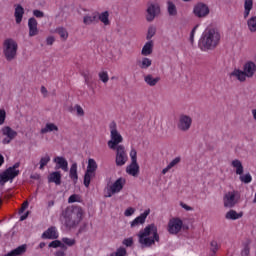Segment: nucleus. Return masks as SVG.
Returning <instances> with one entry per match:
<instances>
[{
  "label": "nucleus",
  "mask_w": 256,
  "mask_h": 256,
  "mask_svg": "<svg viewBox=\"0 0 256 256\" xmlns=\"http://www.w3.org/2000/svg\"><path fill=\"white\" fill-rule=\"evenodd\" d=\"M221 41V32L217 28H206L203 32L198 47L201 51H213Z\"/></svg>",
  "instance_id": "f257e3e1"
},
{
  "label": "nucleus",
  "mask_w": 256,
  "mask_h": 256,
  "mask_svg": "<svg viewBox=\"0 0 256 256\" xmlns=\"http://www.w3.org/2000/svg\"><path fill=\"white\" fill-rule=\"evenodd\" d=\"M252 9L253 0H244V19H247V17H249Z\"/></svg>",
  "instance_id": "c85d7f7f"
},
{
  "label": "nucleus",
  "mask_w": 256,
  "mask_h": 256,
  "mask_svg": "<svg viewBox=\"0 0 256 256\" xmlns=\"http://www.w3.org/2000/svg\"><path fill=\"white\" fill-rule=\"evenodd\" d=\"M178 163H181V157H176L168 164V169H173L175 165H178Z\"/></svg>",
  "instance_id": "a18cd8bd"
},
{
  "label": "nucleus",
  "mask_w": 256,
  "mask_h": 256,
  "mask_svg": "<svg viewBox=\"0 0 256 256\" xmlns=\"http://www.w3.org/2000/svg\"><path fill=\"white\" fill-rule=\"evenodd\" d=\"M41 237L43 239H59L57 228L55 226H51L50 228L43 232Z\"/></svg>",
  "instance_id": "6ab92c4d"
},
{
  "label": "nucleus",
  "mask_w": 256,
  "mask_h": 256,
  "mask_svg": "<svg viewBox=\"0 0 256 256\" xmlns=\"http://www.w3.org/2000/svg\"><path fill=\"white\" fill-rule=\"evenodd\" d=\"M193 124V119L185 114H182L179 118V122H178V129L180 131H189V129H191V125Z\"/></svg>",
  "instance_id": "9b49d317"
},
{
  "label": "nucleus",
  "mask_w": 256,
  "mask_h": 256,
  "mask_svg": "<svg viewBox=\"0 0 256 256\" xmlns=\"http://www.w3.org/2000/svg\"><path fill=\"white\" fill-rule=\"evenodd\" d=\"M239 179H240L241 183H245V184H249V183H251V181H253V177L251 176L250 173L241 174L239 176Z\"/></svg>",
  "instance_id": "58836bf2"
},
{
  "label": "nucleus",
  "mask_w": 256,
  "mask_h": 256,
  "mask_svg": "<svg viewBox=\"0 0 256 256\" xmlns=\"http://www.w3.org/2000/svg\"><path fill=\"white\" fill-rule=\"evenodd\" d=\"M247 26L250 33H256V16H252L248 19Z\"/></svg>",
  "instance_id": "473e14b6"
},
{
  "label": "nucleus",
  "mask_w": 256,
  "mask_h": 256,
  "mask_svg": "<svg viewBox=\"0 0 256 256\" xmlns=\"http://www.w3.org/2000/svg\"><path fill=\"white\" fill-rule=\"evenodd\" d=\"M155 241L156 243L160 241L159 232L155 224H149L138 233V242L142 248L152 247V245H155Z\"/></svg>",
  "instance_id": "f03ea898"
},
{
  "label": "nucleus",
  "mask_w": 256,
  "mask_h": 256,
  "mask_svg": "<svg viewBox=\"0 0 256 256\" xmlns=\"http://www.w3.org/2000/svg\"><path fill=\"white\" fill-rule=\"evenodd\" d=\"M69 177L72 179L74 185L79 181V175L77 174V163H73L70 167Z\"/></svg>",
  "instance_id": "a878e982"
},
{
  "label": "nucleus",
  "mask_w": 256,
  "mask_h": 256,
  "mask_svg": "<svg viewBox=\"0 0 256 256\" xmlns=\"http://www.w3.org/2000/svg\"><path fill=\"white\" fill-rule=\"evenodd\" d=\"M7 117V113L4 109H0V125H3L5 123V118Z\"/></svg>",
  "instance_id": "8fccbe9b"
},
{
  "label": "nucleus",
  "mask_w": 256,
  "mask_h": 256,
  "mask_svg": "<svg viewBox=\"0 0 256 256\" xmlns=\"http://www.w3.org/2000/svg\"><path fill=\"white\" fill-rule=\"evenodd\" d=\"M75 109L77 112L78 117H83L85 115V111L83 110V108L81 107V105L76 104L75 105Z\"/></svg>",
  "instance_id": "de8ad7c7"
},
{
  "label": "nucleus",
  "mask_w": 256,
  "mask_h": 256,
  "mask_svg": "<svg viewBox=\"0 0 256 256\" xmlns=\"http://www.w3.org/2000/svg\"><path fill=\"white\" fill-rule=\"evenodd\" d=\"M131 163L126 167V173L132 175V177H137L139 175V164L137 163V150L132 148L130 151Z\"/></svg>",
  "instance_id": "0eeeda50"
},
{
  "label": "nucleus",
  "mask_w": 256,
  "mask_h": 256,
  "mask_svg": "<svg viewBox=\"0 0 256 256\" xmlns=\"http://www.w3.org/2000/svg\"><path fill=\"white\" fill-rule=\"evenodd\" d=\"M126 247H132L133 246V238H126L122 242Z\"/></svg>",
  "instance_id": "603ef678"
},
{
  "label": "nucleus",
  "mask_w": 256,
  "mask_h": 256,
  "mask_svg": "<svg viewBox=\"0 0 256 256\" xmlns=\"http://www.w3.org/2000/svg\"><path fill=\"white\" fill-rule=\"evenodd\" d=\"M149 213H151L150 209L145 210L140 216L136 217L132 222H131V227H137V225H143L145 223V220L147 217H149Z\"/></svg>",
  "instance_id": "a211bd4d"
},
{
  "label": "nucleus",
  "mask_w": 256,
  "mask_h": 256,
  "mask_svg": "<svg viewBox=\"0 0 256 256\" xmlns=\"http://www.w3.org/2000/svg\"><path fill=\"white\" fill-rule=\"evenodd\" d=\"M62 218L66 229H77L78 225L83 220V209L81 207H67L62 212Z\"/></svg>",
  "instance_id": "7ed1b4c3"
},
{
  "label": "nucleus",
  "mask_w": 256,
  "mask_h": 256,
  "mask_svg": "<svg viewBox=\"0 0 256 256\" xmlns=\"http://www.w3.org/2000/svg\"><path fill=\"white\" fill-rule=\"evenodd\" d=\"M242 245H243V249H242V251H241V256H249L250 253H251V247H250V245H251V240L246 239V241L243 242Z\"/></svg>",
  "instance_id": "7c9ffc66"
},
{
  "label": "nucleus",
  "mask_w": 256,
  "mask_h": 256,
  "mask_svg": "<svg viewBox=\"0 0 256 256\" xmlns=\"http://www.w3.org/2000/svg\"><path fill=\"white\" fill-rule=\"evenodd\" d=\"M180 206L182 209H185V211H193V207H191L183 202L180 203Z\"/></svg>",
  "instance_id": "13d9d810"
},
{
  "label": "nucleus",
  "mask_w": 256,
  "mask_h": 256,
  "mask_svg": "<svg viewBox=\"0 0 256 256\" xmlns=\"http://www.w3.org/2000/svg\"><path fill=\"white\" fill-rule=\"evenodd\" d=\"M2 135L5 136V138L2 140L3 145H9V143H11V141L17 137V131L13 130L9 126H6L2 128Z\"/></svg>",
  "instance_id": "f8f14e48"
},
{
  "label": "nucleus",
  "mask_w": 256,
  "mask_h": 256,
  "mask_svg": "<svg viewBox=\"0 0 256 256\" xmlns=\"http://www.w3.org/2000/svg\"><path fill=\"white\" fill-rule=\"evenodd\" d=\"M114 151H116V156H115L116 167H123V165H125V163L129 161V157L127 156V150H125V146L123 145L116 146Z\"/></svg>",
  "instance_id": "6e6552de"
},
{
  "label": "nucleus",
  "mask_w": 256,
  "mask_h": 256,
  "mask_svg": "<svg viewBox=\"0 0 256 256\" xmlns=\"http://www.w3.org/2000/svg\"><path fill=\"white\" fill-rule=\"evenodd\" d=\"M230 77H236L240 83H245L247 81V76L243 70L234 69L233 72L230 73Z\"/></svg>",
  "instance_id": "5701e85b"
},
{
  "label": "nucleus",
  "mask_w": 256,
  "mask_h": 256,
  "mask_svg": "<svg viewBox=\"0 0 256 256\" xmlns=\"http://www.w3.org/2000/svg\"><path fill=\"white\" fill-rule=\"evenodd\" d=\"M152 53H153V40H150L146 42L145 45L143 46L141 54L144 55V57H147Z\"/></svg>",
  "instance_id": "bb28decb"
},
{
  "label": "nucleus",
  "mask_w": 256,
  "mask_h": 256,
  "mask_svg": "<svg viewBox=\"0 0 256 256\" xmlns=\"http://www.w3.org/2000/svg\"><path fill=\"white\" fill-rule=\"evenodd\" d=\"M19 167H21V163L16 162L13 166H10V169H13L14 171H17V169H19Z\"/></svg>",
  "instance_id": "e2e57ef3"
},
{
  "label": "nucleus",
  "mask_w": 256,
  "mask_h": 256,
  "mask_svg": "<svg viewBox=\"0 0 256 256\" xmlns=\"http://www.w3.org/2000/svg\"><path fill=\"white\" fill-rule=\"evenodd\" d=\"M29 27V37H35V35H39V29H37V20L32 17L28 20Z\"/></svg>",
  "instance_id": "aec40b11"
},
{
  "label": "nucleus",
  "mask_w": 256,
  "mask_h": 256,
  "mask_svg": "<svg viewBox=\"0 0 256 256\" xmlns=\"http://www.w3.org/2000/svg\"><path fill=\"white\" fill-rule=\"evenodd\" d=\"M153 61L149 58H142V61L138 63L140 69H149V66L152 65Z\"/></svg>",
  "instance_id": "c9c22d12"
},
{
  "label": "nucleus",
  "mask_w": 256,
  "mask_h": 256,
  "mask_svg": "<svg viewBox=\"0 0 256 256\" xmlns=\"http://www.w3.org/2000/svg\"><path fill=\"white\" fill-rule=\"evenodd\" d=\"M86 171H97V162L93 158H90L88 160V166Z\"/></svg>",
  "instance_id": "ea45409f"
},
{
  "label": "nucleus",
  "mask_w": 256,
  "mask_h": 256,
  "mask_svg": "<svg viewBox=\"0 0 256 256\" xmlns=\"http://www.w3.org/2000/svg\"><path fill=\"white\" fill-rule=\"evenodd\" d=\"M194 15L196 17H207L209 15V7L206 4L198 3L193 10Z\"/></svg>",
  "instance_id": "4468645a"
},
{
  "label": "nucleus",
  "mask_w": 256,
  "mask_h": 256,
  "mask_svg": "<svg viewBox=\"0 0 256 256\" xmlns=\"http://www.w3.org/2000/svg\"><path fill=\"white\" fill-rule=\"evenodd\" d=\"M77 194L71 195L68 199V203H77Z\"/></svg>",
  "instance_id": "bf43d9fd"
},
{
  "label": "nucleus",
  "mask_w": 256,
  "mask_h": 256,
  "mask_svg": "<svg viewBox=\"0 0 256 256\" xmlns=\"http://www.w3.org/2000/svg\"><path fill=\"white\" fill-rule=\"evenodd\" d=\"M41 94L42 95H47V88H45V86L41 87Z\"/></svg>",
  "instance_id": "338daca9"
},
{
  "label": "nucleus",
  "mask_w": 256,
  "mask_h": 256,
  "mask_svg": "<svg viewBox=\"0 0 256 256\" xmlns=\"http://www.w3.org/2000/svg\"><path fill=\"white\" fill-rule=\"evenodd\" d=\"M60 245H61V240H54L49 243L48 247L57 249V247H60Z\"/></svg>",
  "instance_id": "09e8293b"
},
{
  "label": "nucleus",
  "mask_w": 256,
  "mask_h": 256,
  "mask_svg": "<svg viewBox=\"0 0 256 256\" xmlns=\"http://www.w3.org/2000/svg\"><path fill=\"white\" fill-rule=\"evenodd\" d=\"M183 227V220L179 218H175L173 220H170L168 224V231L171 235H177L179 231H181Z\"/></svg>",
  "instance_id": "ddd939ff"
},
{
  "label": "nucleus",
  "mask_w": 256,
  "mask_h": 256,
  "mask_svg": "<svg viewBox=\"0 0 256 256\" xmlns=\"http://www.w3.org/2000/svg\"><path fill=\"white\" fill-rule=\"evenodd\" d=\"M49 161H51V157L49 156V154H46L45 156H43L41 159H40V167L39 169L40 170H43L45 169V167H47Z\"/></svg>",
  "instance_id": "e433bc0d"
},
{
  "label": "nucleus",
  "mask_w": 256,
  "mask_h": 256,
  "mask_svg": "<svg viewBox=\"0 0 256 256\" xmlns=\"http://www.w3.org/2000/svg\"><path fill=\"white\" fill-rule=\"evenodd\" d=\"M239 199H241V196L238 191L233 190L226 193L223 197L224 207L233 209V207L239 203Z\"/></svg>",
  "instance_id": "423d86ee"
},
{
  "label": "nucleus",
  "mask_w": 256,
  "mask_h": 256,
  "mask_svg": "<svg viewBox=\"0 0 256 256\" xmlns=\"http://www.w3.org/2000/svg\"><path fill=\"white\" fill-rule=\"evenodd\" d=\"M29 217V211H27L25 214H23L21 217H20V221H25V219H27Z\"/></svg>",
  "instance_id": "0e129e2a"
},
{
  "label": "nucleus",
  "mask_w": 256,
  "mask_h": 256,
  "mask_svg": "<svg viewBox=\"0 0 256 256\" xmlns=\"http://www.w3.org/2000/svg\"><path fill=\"white\" fill-rule=\"evenodd\" d=\"M56 33H58L62 41H67V39L69 38V32H67V29L63 27L57 28Z\"/></svg>",
  "instance_id": "72a5a7b5"
},
{
  "label": "nucleus",
  "mask_w": 256,
  "mask_h": 256,
  "mask_svg": "<svg viewBox=\"0 0 256 256\" xmlns=\"http://www.w3.org/2000/svg\"><path fill=\"white\" fill-rule=\"evenodd\" d=\"M93 21H97V16H84L83 23L85 25H91Z\"/></svg>",
  "instance_id": "37998d69"
},
{
  "label": "nucleus",
  "mask_w": 256,
  "mask_h": 256,
  "mask_svg": "<svg viewBox=\"0 0 256 256\" xmlns=\"http://www.w3.org/2000/svg\"><path fill=\"white\" fill-rule=\"evenodd\" d=\"M133 213H135V208L130 207L125 210L124 215H125V217H131V215H133Z\"/></svg>",
  "instance_id": "6e6d98bb"
},
{
  "label": "nucleus",
  "mask_w": 256,
  "mask_h": 256,
  "mask_svg": "<svg viewBox=\"0 0 256 256\" xmlns=\"http://www.w3.org/2000/svg\"><path fill=\"white\" fill-rule=\"evenodd\" d=\"M253 119L256 121V109L252 110Z\"/></svg>",
  "instance_id": "774afa93"
},
{
  "label": "nucleus",
  "mask_w": 256,
  "mask_h": 256,
  "mask_svg": "<svg viewBox=\"0 0 256 256\" xmlns=\"http://www.w3.org/2000/svg\"><path fill=\"white\" fill-rule=\"evenodd\" d=\"M99 78L102 83H107V81H109V74H107V72H100Z\"/></svg>",
  "instance_id": "c03bdc74"
},
{
  "label": "nucleus",
  "mask_w": 256,
  "mask_h": 256,
  "mask_svg": "<svg viewBox=\"0 0 256 256\" xmlns=\"http://www.w3.org/2000/svg\"><path fill=\"white\" fill-rule=\"evenodd\" d=\"M242 71H244V75H246V77H248V79H251V77H253V75H255V73H256L255 62H253V61L246 62L243 66Z\"/></svg>",
  "instance_id": "2eb2a0df"
},
{
  "label": "nucleus",
  "mask_w": 256,
  "mask_h": 256,
  "mask_svg": "<svg viewBox=\"0 0 256 256\" xmlns=\"http://www.w3.org/2000/svg\"><path fill=\"white\" fill-rule=\"evenodd\" d=\"M220 248L219 246V243H217L216 240H212L210 242V251H211V254L210 256H215L217 255V250Z\"/></svg>",
  "instance_id": "4c0bfd02"
},
{
  "label": "nucleus",
  "mask_w": 256,
  "mask_h": 256,
  "mask_svg": "<svg viewBox=\"0 0 256 256\" xmlns=\"http://www.w3.org/2000/svg\"><path fill=\"white\" fill-rule=\"evenodd\" d=\"M46 43L47 45H53V43H55V37L50 36L46 39Z\"/></svg>",
  "instance_id": "052dcab7"
},
{
  "label": "nucleus",
  "mask_w": 256,
  "mask_h": 256,
  "mask_svg": "<svg viewBox=\"0 0 256 256\" xmlns=\"http://www.w3.org/2000/svg\"><path fill=\"white\" fill-rule=\"evenodd\" d=\"M91 185V178L89 177V174H84V187H89Z\"/></svg>",
  "instance_id": "3c124183"
},
{
  "label": "nucleus",
  "mask_w": 256,
  "mask_h": 256,
  "mask_svg": "<svg viewBox=\"0 0 256 256\" xmlns=\"http://www.w3.org/2000/svg\"><path fill=\"white\" fill-rule=\"evenodd\" d=\"M48 183H55V185H61V172L55 171L48 175Z\"/></svg>",
  "instance_id": "b1692460"
},
{
  "label": "nucleus",
  "mask_w": 256,
  "mask_h": 256,
  "mask_svg": "<svg viewBox=\"0 0 256 256\" xmlns=\"http://www.w3.org/2000/svg\"><path fill=\"white\" fill-rule=\"evenodd\" d=\"M98 19L103 23L104 25H110L109 21V11L102 12L99 16Z\"/></svg>",
  "instance_id": "f704fd0d"
},
{
  "label": "nucleus",
  "mask_w": 256,
  "mask_h": 256,
  "mask_svg": "<svg viewBox=\"0 0 256 256\" xmlns=\"http://www.w3.org/2000/svg\"><path fill=\"white\" fill-rule=\"evenodd\" d=\"M85 173L88 174L91 179H95L96 173L94 171L86 170Z\"/></svg>",
  "instance_id": "680f3d73"
},
{
  "label": "nucleus",
  "mask_w": 256,
  "mask_h": 256,
  "mask_svg": "<svg viewBox=\"0 0 256 256\" xmlns=\"http://www.w3.org/2000/svg\"><path fill=\"white\" fill-rule=\"evenodd\" d=\"M54 163H56V169H62V171H69V162L63 156H58L54 158Z\"/></svg>",
  "instance_id": "f3484780"
},
{
  "label": "nucleus",
  "mask_w": 256,
  "mask_h": 256,
  "mask_svg": "<svg viewBox=\"0 0 256 256\" xmlns=\"http://www.w3.org/2000/svg\"><path fill=\"white\" fill-rule=\"evenodd\" d=\"M155 33H157V29L155 27H153V26H150L148 28L146 39L148 41H151V39H153V37H155Z\"/></svg>",
  "instance_id": "a19ab883"
},
{
  "label": "nucleus",
  "mask_w": 256,
  "mask_h": 256,
  "mask_svg": "<svg viewBox=\"0 0 256 256\" xmlns=\"http://www.w3.org/2000/svg\"><path fill=\"white\" fill-rule=\"evenodd\" d=\"M53 131H59V127L54 123H47L46 126L41 129L40 133L45 135V133H51Z\"/></svg>",
  "instance_id": "c756f323"
},
{
  "label": "nucleus",
  "mask_w": 256,
  "mask_h": 256,
  "mask_svg": "<svg viewBox=\"0 0 256 256\" xmlns=\"http://www.w3.org/2000/svg\"><path fill=\"white\" fill-rule=\"evenodd\" d=\"M23 15H25V9L21 4H18L14 11V17L17 25H21V21H23Z\"/></svg>",
  "instance_id": "412c9836"
},
{
  "label": "nucleus",
  "mask_w": 256,
  "mask_h": 256,
  "mask_svg": "<svg viewBox=\"0 0 256 256\" xmlns=\"http://www.w3.org/2000/svg\"><path fill=\"white\" fill-rule=\"evenodd\" d=\"M197 27H199V25H196V26L192 29L191 33H190V42H191L192 44H193L194 41H195V31H197Z\"/></svg>",
  "instance_id": "5fc2aeb1"
},
{
  "label": "nucleus",
  "mask_w": 256,
  "mask_h": 256,
  "mask_svg": "<svg viewBox=\"0 0 256 256\" xmlns=\"http://www.w3.org/2000/svg\"><path fill=\"white\" fill-rule=\"evenodd\" d=\"M33 16L37 17L38 19H41V17H45V13H43V11L41 10H34Z\"/></svg>",
  "instance_id": "864d4df0"
},
{
  "label": "nucleus",
  "mask_w": 256,
  "mask_h": 256,
  "mask_svg": "<svg viewBox=\"0 0 256 256\" xmlns=\"http://www.w3.org/2000/svg\"><path fill=\"white\" fill-rule=\"evenodd\" d=\"M146 21L148 23H151V21H154V19L161 13V7L159 4H150L146 10Z\"/></svg>",
  "instance_id": "9d476101"
},
{
  "label": "nucleus",
  "mask_w": 256,
  "mask_h": 256,
  "mask_svg": "<svg viewBox=\"0 0 256 256\" xmlns=\"http://www.w3.org/2000/svg\"><path fill=\"white\" fill-rule=\"evenodd\" d=\"M27 207H29V202H28V201H25V202L22 204V206H21V208H20V210H19V214L21 215V213H24V212H25V209H27Z\"/></svg>",
  "instance_id": "4d7b16f0"
},
{
  "label": "nucleus",
  "mask_w": 256,
  "mask_h": 256,
  "mask_svg": "<svg viewBox=\"0 0 256 256\" xmlns=\"http://www.w3.org/2000/svg\"><path fill=\"white\" fill-rule=\"evenodd\" d=\"M19 170L7 168L4 172L0 173V185L3 187L7 181H13L15 177L19 176Z\"/></svg>",
  "instance_id": "1a4fd4ad"
},
{
  "label": "nucleus",
  "mask_w": 256,
  "mask_h": 256,
  "mask_svg": "<svg viewBox=\"0 0 256 256\" xmlns=\"http://www.w3.org/2000/svg\"><path fill=\"white\" fill-rule=\"evenodd\" d=\"M109 129H110V140L108 141L107 145L109 149L115 150L117 149V147H119V145H121L120 143H123V136L121 135V133H119V130H117L116 121H112L109 124Z\"/></svg>",
  "instance_id": "20e7f679"
},
{
  "label": "nucleus",
  "mask_w": 256,
  "mask_h": 256,
  "mask_svg": "<svg viewBox=\"0 0 256 256\" xmlns=\"http://www.w3.org/2000/svg\"><path fill=\"white\" fill-rule=\"evenodd\" d=\"M125 183H127L125 178L123 177L118 178L110 187V191L112 195H115V193H120L123 190V187H125Z\"/></svg>",
  "instance_id": "dca6fc26"
},
{
  "label": "nucleus",
  "mask_w": 256,
  "mask_h": 256,
  "mask_svg": "<svg viewBox=\"0 0 256 256\" xmlns=\"http://www.w3.org/2000/svg\"><path fill=\"white\" fill-rule=\"evenodd\" d=\"M144 81L149 87H155L161 81V77H153L152 74H147L144 76Z\"/></svg>",
  "instance_id": "4be33fe9"
},
{
  "label": "nucleus",
  "mask_w": 256,
  "mask_h": 256,
  "mask_svg": "<svg viewBox=\"0 0 256 256\" xmlns=\"http://www.w3.org/2000/svg\"><path fill=\"white\" fill-rule=\"evenodd\" d=\"M167 12L170 17H176L177 6H175V3L171 2V1L167 2Z\"/></svg>",
  "instance_id": "2f4dec72"
},
{
  "label": "nucleus",
  "mask_w": 256,
  "mask_h": 256,
  "mask_svg": "<svg viewBox=\"0 0 256 256\" xmlns=\"http://www.w3.org/2000/svg\"><path fill=\"white\" fill-rule=\"evenodd\" d=\"M18 45L15 40L9 38L4 41L3 53L8 61H13L17 57Z\"/></svg>",
  "instance_id": "39448f33"
},
{
  "label": "nucleus",
  "mask_w": 256,
  "mask_h": 256,
  "mask_svg": "<svg viewBox=\"0 0 256 256\" xmlns=\"http://www.w3.org/2000/svg\"><path fill=\"white\" fill-rule=\"evenodd\" d=\"M55 256H65V252L62 250L56 251Z\"/></svg>",
  "instance_id": "69168bd1"
},
{
  "label": "nucleus",
  "mask_w": 256,
  "mask_h": 256,
  "mask_svg": "<svg viewBox=\"0 0 256 256\" xmlns=\"http://www.w3.org/2000/svg\"><path fill=\"white\" fill-rule=\"evenodd\" d=\"M62 243L68 245V247H73V245H75V239L62 238Z\"/></svg>",
  "instance_id": "49530a36"
},
{
  "label": "nucleus",
  "mask_w": 256,
  "mask_h": 256,
  "mask_svg": "<svg viewBox=\"0 0 256 256\" xmlns=\"http://www.w3.org/2000/svg\"><path fill=\"white\" fill-rule=\"evenodd\" d=\"M127 255V249L120 247L116 250V252L111 253L109 256H126Z\"/></svg>",
  "instance_id": "79ce46f5"
},
{
  "label": "nucleus",
  "mask_w": 256,
  "mask_h": 256,
  "mask_svg": "<svg viewBox=\"0 0 256 256\" xmlns=\"http://www.w3.org/2000/svg\"><path fill=\"white\" fill-rule=\"evenodd\" d=\"M241 217H243V212H237L235 210H229L226 214H225V219H228V221H237V219H241Z\"/></svg>",
  "instance_id": "393cba45"
},
{
  "label": "nucleus",
  "mask_w": 256,
  "mask_h": 256,
  "mask_svg": "<svg viewBox=\"0 0 256 256\" xmlns=\"http://www.w3.org/2000/svg\"><path fill=\"white\" fill-rule=\"evenodd\" d=\"M231 165L234 167V169H236V175H243L244 168L241 160L235 159L232 161Z\"/></svg>",
  "instance_id": "cd10ccee"
}]
</instances>
